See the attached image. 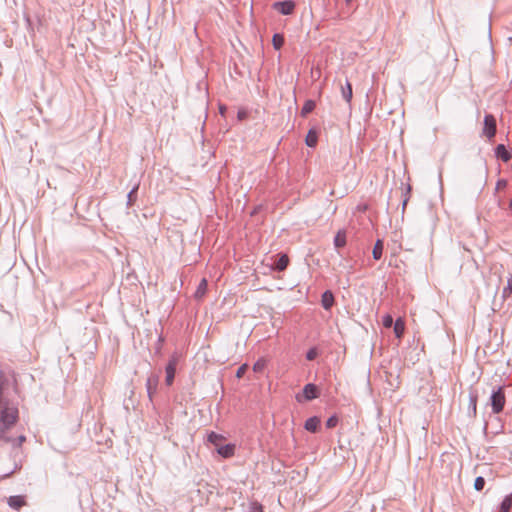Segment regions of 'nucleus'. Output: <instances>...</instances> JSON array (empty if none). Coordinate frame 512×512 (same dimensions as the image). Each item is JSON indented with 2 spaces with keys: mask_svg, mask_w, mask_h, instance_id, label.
Masks as SVG:
<instances>
[{
  "mask_svg": "<svg viewBox=\"0 0 512 512\" xmlns=\"http://www.w3.org/2000/svg\"><path fill=\"white\" fill-rule=\"evenodd\" d=\"M15 424L16 423L7 425L6 428L2 429L3 433H0V445L2 443H8V444H11V446H12L11 456L13 458V463H14L13 468L11 470H9L8 472H6L4 474V477H9L10 475H12L13 473H15L16 471H18L22 468L23 452H22L21 446H22L23 442H25L26 437L24 435H19L18 437L15 438L10 435V429Z\"/></svg>",
  "mask_w": 512,
  "mask_h": 512,
  "instance_id": "f257e3e1",
  "label": "nucleus"
},
{
  "mask_svg": "<svg viewBox=\"0 0 512 512\" xmlns=\"http://www.w3.org/2000/svg\"><path fill=\"white\" fill-rule=\"evenodd\" d=\"M8 386V376L0 371V433H3L2 429L6 428L7 425L16 423L18 419V409L3 397V393Z\"/></svg>",
  "mask_w": 512,
  "mask_h": 512,
  "instance_id": "f03ea898",
  "label": "nucleus"
},
{
  "mask_svg": "<svg viewBox=\"0 0 512 512\" xmlns=\"http://www.w3.org/2000/svg\"><path fill=\"white\" fill-rule=\"evenodd\" d=\"M506 403V396L504 387L499 386L494 389L490 396V405L494 414H499L503 411Z\"/></svg>",
  "mask_w": 512,
  "mask_h": 512,
  "instance_id": "7ed1b4c3",
  "label": "nucleus"
},
{
  "mask_svg": "<svg viewBox=\"0 0 512 512\" xmlns=\"http://www.w3.org/2000/svg\"><path fill=\"white\" fill-rule=\"evenodd\" d=\"M497 132L496 119L492 114H486L484 117V128L483 134L488 138L492 139Z\"/></svg>",
  "mask_w": 512,
  "mask_h": 512,
  "instance_id": "20e7f679",
  "label": "nucleus"
},
{
  "mask_svg": "<svg viewBox=\"0 0 512 512\" xmlns=\"http://www.w3.org/2000/svg\"><path fill=\"white\" fill-rule=\"evenodd\" d=\"M160 376L158 374H150L146 380V390L149 401H153V396L157 393Z\"/></svg>",
  "mask_w": 512,
  "mask_h": 512,
  "instance_id": "39448f33",
  "label": "nucleus"
},
{
  "mask_svg": "<svg viewBox=\"0 0 512 512\" xmlns=\"http://www.w3.org/2000/svg\"><path fill=\"white\" fill-rule=\"evenodd\" d=\"M318 397V388L313 383H308L303 388V395H297L296 399L298 402L302 401V398L304 400L310 401Z\"/></svg>",
  "mask_w": 512,
  "mask_h": 512,
  "instance_id": "423d86ee",
  "label": "nucleus"
},
{
  "mask_svg": "<svg viewBox=\"0 0 512 512\" xmlns=\"http://www.w3.org/2000/svg\"><path fill=\"white\" fill-rule=\"evenodd\" d=\"M273 8L282 15H290L295 9V3L291 0L275 2L273 4Z\"/></svg>",
  "mask_w": 512,
  "mask_h": 512,
  "instance_id": "0eeeda50",
  "label": "nucleus"
},
{
  "mask_svg": "<svg viewBox=\"0 0 512 512\" xmlns=\"http://www.w3.org/2000/svg\"><path fill=\"white\" fill-rule=\"evenodd\" d=\"M289 264V258L286 254H278L277 258L274 260L271 265L272 270L282 272L284 271Z\"/></svg>",
  "mask_w": 512,
  "mask_h": 512,
  "instance_id": "6e6552de",
  "label": "nucleus"
},
{
  "mask_svg": "<svg viewBox=\"0 0 512 512\" xmlns=\"http://www.w3.org/2000/svg\"><path fill=\"white\" fill-rule=\"evenodd\" d=\"M165 372H166L165 382L168 386H170V385H172V383L174 381L175 373H176V360L175 359L169 360L168 364L165 367Z\"/></svg>",
  "mask_w": 512,
  "mask_h": 512,
  "instance_id": "1a4fd4ad",
  "label": "nucleus"
},
{
  "mask_svg": "<svg viewBox=\"0 0 512 512\" xmlns=\"http://www.w3.org/2000/svg\"><path fill=\"white\" fill-rule=\"evenodd\" d=\"M495 156L503 162H508L511 159V154L504 144H498L495 147Z\"/></svg>",
  "mask_w": 512,
  "mask_h": 512,
  "instance_id": "9d476101",
  "label": "nucleus"
},
{
  "mask_svg": "<svg viewBox=\"0 0 512 512\" xmlns=\"http://www.w3.org/2000/svg\"><path fill=\"white\" fill-rule=\"evenodd\" d=\"M216 450L218 454L223 458H230L234 455L235 445L230 443L226 445H220Z\"/></svg>",
  "mask_w": 512,
  "mask_h": 512,
  "instance_id": "9b49d317",
  "label": "nucleus"
},
{
  "mask_svg": "<svg viewBox=\"0 0 512 512\" xmlns=\"http://www.w3.org/2000/svg\"><path fill=\"white\" fill-rule=\"evenodd\" d=\"M321 304L325 310H330L334 304L333 293L329 290L325 291L321 297Z\"/></svg>",
  "mask_w": 512,
  "mask_h": 512,
  "instance_id": "f8f14e48",
  "label": "nucleus"
},
{
  "mask_svg": "<svg viewBox=\"0 0 512 512\" xmlns=\"http://www.w3.org/2000/svg\"><path fill=\"white\" fill-rule=\"evenodd\" d=\"M477 400H478L477 393L470 392L469 393L468 413H469V415H472L473 417H475L477 414Z\"/></svg>",
  "mask_w": 512,
  "mask_h": 512,
  "instance_id": "ddd939ff",
  "label": "nucleus"
},
{
  "mask_svg": "<svg viewBox=\"0 0 512 512\" xmlns=\"http://www.w3.org/2000/svg\"><path fill=\"white\" fill-rule=\"evenodd\" d=\"M7 503L11 508L18 510L25 505V499L21 495L10 496Z\"/></svg>",
  "mask_w": 512,
  "mask_h": 512,
  "instance_id": "4468645a",
  "label": "nucleus"
},
{
  "mask_svg": "<svg viewBox=\"0 0 512 512\" xmlns=\"http://www.w3.org/2000/svg\"><path fill=\"white\" fill-rule=\"evenodd\" d=\"M319 424L320 419L317 416H313L305 421L304 427L307 431L315 433L318 430Z\"/></svg>",
  "mask_w": 512,
  "mask_h": 512,
  "instance_id": "2eb2a0df",
  "label": "nucleus"
},
{
  "mask_svg": "<svg viewBox=\"0 0 512 512\" xmlns=\"http://www.w3.org/2000/svg\"><path fill=\"white\" fill-rule=\"evenodd\" d=\"M341 94H342L343 99L347 103L351 102L353 92H352V85L348 80H346L345 85H341Z\"/></svg>",
  "mask_w": 512,
  "mask_h": 512,
  "instance_id": "dca6fc26",
  "label": "nucleus"
},
{
  "mask_svg": "<svg viewBox=\"0 0 512 512\" xmlns=\"http://www.w3.org/2000/svg\"><path fill=\"white\" fill-rule=\"evenodd\" d=\"M207 287H208V282H207V280H206L205 278H203V279L199 282V284H198V286H197V289H196V291H195V293H194V297H195L196 299H201V298H203V296H204V295L206 294V292H207Z\"/></svg>",
  "mask_w": 512,
  "mask_h": 512,
  "instance_id": "f3484780",
  "label": "nucleus"
},
{
  "mask_svg": "<svg viewBox=\"0 0 512 512\" xmlns=\"http://www.w3.org/2000/svg\"><path fill=\"white\" fill-rule=\"evenodd\" d=\"M224 440V436L216 432H210L207 436V441L214 445L216 449L220 446V442Z\"/></svg>",
  "mask_w": 512,
  "mask_h": 512,
  "instance_id": "a211bd4d",
  "label": "nucleus"
},
{
  "mask_svg": "<svg viewBox=\"0 0 512 512\" xmlns=\"http://www.w3.org/2000/svg\"><path fill=\"white\" fill-rule=\"evenodd\" d=\"M334 245L336 248H341L346 245V233L343 230L337 232L334 237Z\"/></svg>",
  "mask_w": 512,
  "mask_h": 512,
  "instance_id": "6ab92c4d",
  "label": "nucleus"
},
{
  "mask_svg": "<svg viewBox=\"0 0 512 512\" xmlns=\"http://www.w3.org/2000/svg\"><path fill=\"white\" fill-rule=\"evenodd\" d=\"M316 107V103L314 100H306L304 105L301 108V116L305 117L309 113H311Z\"/></svg>",
  "mask_w": 512,
  "mask_h": 512,
  "instance_id": "aec40b11",
  "label": "nucleus"
},
{
  "mask_svg": "<svg viewBox=\"0 0 512 512\" xmlns=\"http://www.w3.org/2000/svg\"><path fill=\"white\" fill-rule=\"evenodd\" d=\"M383 254V242L378 239L373 247L372 255L373 259L380 260Z\"/></svg>",
  "mask_w": 512,
  "mask_h": 512,
  "instance_id": "412c9836",
  "label": "nucleus"
},
{
  "mask_svg": "<svg viewBox=\"0 0 512 512\" xmlns=\"http://www.w3.org/2000/svg\"><path fill=\"white\" fill-rule=\"evenodd\" d=\"M512 507V495H506L502 500L498 512H509Z\"/></svg>",
  "mask_w": 512,
  "mask_h": 512,
  "instance_id": "4be33fe9",
  "label": "nucleus"
},
{
  "mask_svg": "<svg viewBox=\"0 0 512 512\" xmlns=\"http://www.w3.org/2000/svg\"><path fill=\"white\" fill-rule=\"evenodd\" d=\"M318 136L314 130H309L305 142L308 147H315L317 144Z\"/></svg>",
  "mask_w": 512,
  "mask_h": 512,
  "instance_id": "5701e85b",
  "label": "nucleus"
},
{
  "mask_svg": "<svg viewBox=\"0 0 512 512\" xmlns=\"http://www.w3.org/2000/svg\"><path fill=\"white\" fill-rule=\"evenodd\" d=\"M284 44V37L282 34L275 33L272 37V45L275 50L281 49Z\"/></svg>",
  "mask_w": 512,
  "mask_h": 512,
  "instance_id": "b1692460",
  "label": "nucleus"
},
{
  "mask_svg": "<svg viewBox=\"0 0 512 512\" xmlns=\"http://www.w3.org/2000/svg\"><path fill=\"white\" fill-rule=\"evenodd\" d=\"M139 188V184H136L128 193L127 195V205L131 206L135 201L137 197V190Z\"/></svg>",
  "mask_w": 512,
  "mask_h": 512,
  "instance_id": "393cba45",
  "label": "nucleus"
},
{
  "mask_svg": "<svg viewBox=\"0 0 512 512\" xmlns=\"http://www.w3.org/2000/svg\"><path fill=\"white\" fill-rule=\"evenodd\" d=\"M404 322L399 318L396 320L394 324V333L397 337H401L404 333Z\"/></svg>",
  "mask_w": 512,
  "mask_h": 512,
  "instance_id": "a878e982",
  "label": "nucleus"
},
{
  "mask_svg": "<svg viewBox=\"0 0 512 512\" xmlns=\"http://www.w3.org/2000/svg\"><path fill=\"white\" fill-rule=\"evenodd\" d=\"M512 294V275L507 279V285L503 288L502 297L507 299Z\"/></svg>",
  "mask_w": 512,
  "mask_h": 512,
  "instance_id": "bb28decb",
  "label": "nucleus"
},
{
  "mask_svg": "<svg viewBox=\"0 0 512 512\" xmlns=\"http://www.w3.org/2000/svg\"><path fill=\"white\" fill-rule=\"evenodd\" d=\"M266 367V361L264 359H258L253 365V371L261 373Z\"/></svg>",
  "mask_w": 512,
  "mask_h": 512,
  "instance_id": "cd10ccee",
  "label": "nucleus"
},
{
  "mask_svg": "<svg viewBox=\"0 0 512 512\" xmlns=\"http://www.w3.org/2000/svg\"><path fill=\"white\" fill-rule=\"evenodd\" d=\"M485 486V479L482 476H478L474 481V488L477 491H481Z\"/></svg>",
  "mask_w": 512,
  "mask_h": 512,
  "instance_id": "c85d7f7f",
  "label": "nucleus"
},
{
  "mask_svg": "<svg viewBox=\"0 0 512 512\" xmlns=\"http://www.w3.org/2000/svg\"><path fill=\"white\" fill-rule=\"evenodd\" d=\"M382 323L384 327L390 328L393 325V317L390 314L383 316Z\"/></svg>",
  "mask_w": 512,
  "mask_h": 512,
  "instance_id": "c756f323",
  "label": "nucleus"
},
{
  "mask_svg": "<svg viewBox=\"0 0 512 512\" xmlns=\"http://www.w3.org/2000/svg\"><path fill=\"white\" fill-rule=\"evenodd\" d=\"M318 355V351L315 347L310 348L306 353V359L309 361L314 360Z\"/></svg>",
  "mask_w": 512,
  "mask_h": 512,
  "instance_id": "7c9ffc66",
  "label": "nucleus"
},
{
  "mask_svg": "<svg viewBox=\"0 0 512 512\" xmlns=\"http://www.w3.org/2000/svg\"><path fill=\"white\" fill-rule=\"evenodd\" d=\"M338 424V418L335 415L330 416L326 421L327 428H333Z\"/></svg>",
  "mask_w": 512,
  "mask_h": 512,
  "instance_id": "2f4dec72",
  "label": "nucleus"
},
{
  "mask_svg": "<svg viewBox=\"0 0 512 512\" xmlns=\"http://www.w3.org/2000/svg\"><path fill=\"white\" fill-rule=\"evenodd\" d=\"M247 368H248V365L247 364H243L241 365L237 371H236V377L237 378H242L244 376V374L246 373L247 371Z\"/></svg>",
  "mask_w": 512,
  "mask_h": 512,
  "instance_id": "473e14b6",
  "label": "nucleus"
},
{
  "mask_svg": "<svg viewBox=\"0 0 512 512\" xmlns=\"http://www.w3.org/2000/svg\"><path fill=\"white\" fill-rule=\"evenodd\" d=\"M410 189H411V187L408 185V186H407V190H406V195H405V197H404V199H403V201H402V210H403V211L405 210L406 205H407V203H408V201H409V196H408V194H409V192H410Z\"/></svg>",
  "mask_w": 512,
  "mask_h": 512,
  "instance_id": "72a5a7b5",
  "label": "nucleus"
},
{
  "mask_svg": "<svg viewBox=\"0 0 512 512\" xmlns=\"http://www.w3.org/2000/svg\"><path fill=\"white\" fill-rule=\"evenodd\" d=\"M250 512H262V506L258 503H252Z\"/></svg>",
  "mask_w": 512,
  "mask_h": 512,
  "instance_id": "f704fd0d",
  "label": "nucleus"
},
{
  "mask_svg": "<svg viewBox=\"0 0 512 512\" xmlns=\"http://www.w3.org/2000/svg\"><path fill=\"white\" fill-rule=\"evenodd\" d=\"M506 184H507L506 180L500 179L497 182V187L499 188L500 186H506Z\"/></svg>",
  "mask_w": 512,
  "mask_h": 512,
  "instance_id": "c9c22d12",
  "label": "nucleus"
},
{
  "mask_svg": "<svg viewBox=\"0 0 512 512\" xmlns=\"http://www.w3.org/2000/svg\"><path fill=\"white\" fill-rule=\"evenodd\" d=\"M225 111H226V107L225 106H220V113H221V115H224Z\"/></svg>",
  "mask_w": 512,
  "mask_h": 512,
  "instance_id": "e433bc0d",
  "label": "nucleus"
},
{
  "mask_svg": "<svg viewBox=\"0 0 512 512\" xmlns=\"http://www.w3.org/2000/svg\"><path fill=\"white\" fill-rule=\"evenodd\" d=\"M509 208L512 210V199L510 200Z\"/></svg>",
  "mask_w": 512,
  "mask_h": 512,
  "instance_id": "4c0bfd02",
  "label": "nucleus"
},
{
  "mask_svg": "<svg viewBox=\"0 0 512 512\" xmlns=\"http://www.w3.org/2000/svg\"><path fill=\"white\" fill-rule=\"evenodd\" d=\"M351 0H346L347 3H349Z\"/></svg>",
  "mask_w": 512,
  "mask_h": 512,
  "instance_id": "58836bf2",
  "label": "nucleus"
}]
</instances>
